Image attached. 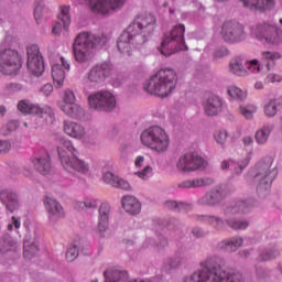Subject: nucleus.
<instances>
[{
    "mask_svg": "<svg viewBox=\"0 0 282 282\" xmlns=\"http://www.w3.org/2000/svg\"><path fill=\"white\" fill-rule=\"evenodd\" d=\"M109 37L105 34H94L91 32H80L74 40L73 54L77 63L85 64L94 61L97 47L107 45Z\"/></svg>",
    "mask_w": 282,
    "mask_h": 282,
    "instance_id": "f257e3e1",
    "label": "nucleus"
},
{
    "mask_svg": "<svg viewBox=\"0 0 282 282\" xmlns=\"http://www.w3.org/2000/svg\"><path fill=\"white\" fill-rule=\"evenodd\" d=\"M177 87V73L171 68L160 69L144 85V90L152 96L166 98L175 91Z\"/></svg>",
    "mask_w": 282,
    "mask_h": 282,
    "instance_id": "f03ea898",
    "label": "nucleus"
},
{
    "mask_svg": "<svg viewBox=\"0 0 282 282\" xmlns=\"http://www.w3.org/2000/svg\"><path fill=\"white\" fill-rule=\"evenodd\" d=\"M184 282H243L241 273L226 272L221 265L197 270L184 279Z\"/></svg>",
    "mask_w": 282,
    "mask_h": 282,
    "instance_id": "7ed1b4c3",
    "label": "nucleus"
},
{
    "mask_svg": "<svg viewBox=\"0 0 282 282\" xmlns=\"http://www.w3.org/2000/svg\"><path fill=\"white\" fill-rule=\"evenodd\" d=\"M57 153L62 163V166L68 173L76 171L77 173H82L83 175H87L89 173V164L85 163V161L77 159L78 151L72 144V141L62 139L59 144L57 145Z\"/></svg>",
    "mask_w": 282,
    "mask_h": 282,
    "instance_id": "20e7f679",
    "label": "nucleus"
},
{
    "mask_svg": "<svg viewBox=\"0 0 282 282\" xmlns=\"http://www.w3.org/2000/svg\"><path fill=\"white\" fill-rule=\"evenodd\" d=\"M143 147L155 151V153H165L171 144V138L166 130L160 126H153L145 129L140 135Z\"/></svg>",
    "mask_w": 282,
    "mask_h": 282,
    "instance_id": "39448f33",
    "label": "nucleus"
},
{
    "mask_svg": "<svg viewBox=\"0 0 282 282\" xmlns=\"http://www.w3.org/2000/svg\"><path fill=\"white\" fill-rule=\"evenodd\" d=\"M186 32V28L184 24H177L172 28V30L164 34L161 46L159 47L161 54L163 56H172V54H176V52H186L188 46H186V42H184V33Z\"/></svg>",
    "mask_w": 282,
    "mask_h": 282,
    "instance_id": "423d86ee",
    "label": "nucleus"
},
{
    "mask_svg": "<svg viewBox=\"0 0 282 282\" xmlns=\"http://www.w3.org/2000/svg\"><path fill=\"white\" fill-rule=\"evenodd\" d=\"M272 158L267 156L264 160L256 164V174L253 182L257 184V193L263 195L268 193L272 186V182L276 178V170L272 169Z\"/></svg>",
    "mask_w": 282,
    "mask_h": 282,
    "instance_id": "0eeeda50",
    "label": "nucleus"
},
{
    "mask_svg": "<svg viewBox=\"0 0 282 282\" xmlns=\"http://www.w3.org/2000/svg\"><path fill=\"white\" fill-rule=\"evenodd\" d=\"M23 67V61L19 52L7 48L0 53V72L7 76H17Z\"/></svg>",
    "mask_w": 282,
    "mask_h": 282,
    "instance_id": "6e6552de",
    "label": "nucleus"
},
{
    "mask_svg": "<svg viewBox=\"0 0 282 282\" xmlns=\"http://www.w3.org/2000/svg\"><path fill=\"white\" fill-rule=\"evenodd\" d=\"M155 25H158V20L155 15L151 13H142L134 19V21L128 26L130 32H133L137 36H151L155 31Z\"/></svg>",
    "mask_w": 282,
    "mask_h": 282,
    "instance_id": "1a4fd4ad",
    "label": "nucleus"
},
{
    "mask_svg": "<svg viewBox=\"0 0 282 282\" xmlns=\"http://www.w3.org/2000/svg\"><path fill=\"white\" fill-rule=\"evenodd\" d=\"M88 105L95 111H113L116 95L109 90H99L88 96Z\"/></svg>",
    "mask_w": 282,
    "mask_h": 282,
    "instance_id": "9d476101",
    "label": "nucleus"
},
{
    "mask_svg": "<svg viewBox=\"0 0 282 282\" xmlns=\"http://www.w3.org/2000/svg\"><path fill=\"white\" fill-rule=\"evenodd\" d=\"M144 43H147L144 35H137L133 31H130V29L127 28V30L119 36L117 47L121 54L131 56L133 50L138 48L140 45H144Z\"/></svg>",
    "mask_w": 282,
    "mask_h": 282,
    "instance_id": "9b49d317",
    "label": "nucleus"
},
{
    "mask_svg": "<svg viewBox=\"0 0 282 282\" xmlns=\"http://www.w3.org/2000/svg\"><path fill=\"white\" fill-rule=\"evenodd\" d=\"M248 210H250V205L246 202H238L235 206L227 207L225 209V217L229 228L234 230H246L250 224L247 220H232V217L248 213Z\"/></svg>",
    "mask_w": 282,
    "mask_h": 282,
    "instance_id": "f8f14e48",
    "label": "nucleus"
},
{
    "mask_svg": "<svg viewBox=\"0 0 282 282\" xmlns=\"http://www.w3.org/2000/svg\"><path fill=\"white\" fill-rule=\"evenodd\" d=\"M251 34L258 41H264L265 43H271L272 45H276L281 43V37H279V33L274 24H270L268 22L258 23L251 28Z\"/></svg>",
    "mask_w": 282,
    "mask_h": 282,
    "instance_id": "ddd939ff",
    "label": "nucleus"
},
{
    "mask_svg": "<svg viewBox=\"0 0 282 282\" xmlns=\"http://www.w3.org/2000/svg\"><path fill=\"white\" fill-rule=\"evenodd\" d=\"M206 167V160L195 152H187L178 158L176 169L181 173H193Z\"/></svg>",
    "mask_w": 282,
    "mask_h": 282,
    "instance_id": "4468645a",
    "label": "nucleus"
},
{
    "mask_svg": "<svg viewBox=\"0 0 282 282\" xmlns=\"http://www.w3.org/2000/svg\"><path fill=\"white\" fill-rule=\"evenodd\" d=\"M28 54V69L34 76H43L45 72V62L43 61V55H41V50L39 45L32 44L26 48Z\"/></svg>",
    "mask_w": 282,
    "mask_h": 282,
    "instance_id": "2eb2a0df",
    "label": "nucleus"
},
{
    "mask_svg": "<svg viewBox=\"0 0 282 282\" xmlns=\"http://www.w3.org/2000/svg\"><path fill=\"white\" fill-rule=\"evenodd\" d=\"M220 36L227 43H238V41L246 39V32L243 31V25L239 22L229 21L223 24Z\"/></svg>",
    "mask_w": 282,
    "mask_h": 282,
    "instance_id": "dca6fc26",
    "label": "nucleus"
},
{
    "mask_svg": "<svg viewBox=\"0 0 282 282\" xmlns=\"http://www.w3.org/2000/svg\"><path fill=\"white\" fill-rule=\"evenodd\" d=\"M95 14H109L113 10H120L127 0H86Z\"/></svg>",
    "mask_w": 282,
    "mask_h": 282,
    "instance_id": "f3484780",
    "label": "nucleus"
},
{
    "mask_svg": "<svg viewBox=\"0 0 282 282\" xmlns=\"http://www.w3.org/2000/svg\"><path fill=\"white\" fill-rule=\"evenodd\" d=\"M111 76V64L104 62L90 68L87 74V80L91 85H102Z\"/></svg>",
    "mask_w": 282,
    "mask_h": 282,
    "instance_id": "a211bd4d",
    "label": "nucleus"
},
{
    "mask_svg": "<svg viewBox=\"0 0 282 282\" xmlns=\"http://www.w3.org/2000/svg\"><path fill=\"white\" fill-rule=\"evenodd\" d=\"M18 109L24 116L35 115V116H50V118H54V110L50 106H45L41 108L39 105H34L30 102L28 99L20 100L18 104Z\"/></svg>",
    "mask_w": 282,
    "mask_h": 282,
    "instance_id": "6ab92c4d",
    "label": "nucleus"
},
{
    "mask_svg": "<svg viewBox=\"0 0 282 282\" xmlns=\"http://www.w3.org/2000/svg\"><path fill=\"white\" fill-rule=\"evenodd\" d=\"M203 109L206 116H219V113H221V109H224V101L220 96L207 94L203 99Z\"/></svg>",
    "mask_w": 282,
    "mask_h": 282,
    "instance_id": "aec40b11",
    "label": "nucleus"
},
{
    "mask_svg": "<svg viewBox=\"0 0 282 282\" xmlns=\"http://www.w3.org/2000/svg\"><path fill=\"white\" fill-rule=\"evenodd\" d=\"M31 162L35 171L41 173V175H50L52 172V160L50 159V154L47 152L35 154Z\"/></svg>",
    "mask_w": 282,
    "mask_h": 282,
    "instance_id": "412c9836",
    "label": "nucleus"
},
{
    "mask_svg": "<svg viewBox=\"0 0 282 282\" xmlns=\"http://www.w3.org/2000/svg\"><path fill=\"white\" fill-rule=\"evenodd\" d=\"M109 215H111V206L108 203H102L99 207L97 230L99 235H105L109 228Z\"/></svg>",
    "mask_w": 282,
    "mask_h": 282,
    "instance_id": "4be33fe9",
    "label": "nucleus"
},
{
    "mask_svg": "<svg viewBox=\"0 0 282 282\" xmlns=\"http://www.w3.org/2000/svg\"><path fill=\"white\" fill-rule=\"evenodd\" d=\"M44 206L46 208L50 219H61V217H64L65 215L61 203L50 196L45 197Z\"/></svg>",
    "mask_w": 282,
    "mask_h": 282,
    "instance_id": "5701e85b",
    "label": "nucleus"
},
{
    "mask_svg": "<svg viewBox=\"0 0 282 282\" xmlns=\"http://www.w3.org/2000/svg\"><path fill=\"white\" fill-rule=\"evenodd\" d=\"M0 199L6 205V208L9 213H14V210H19V196L17 193L8 189H2L0 192Z\"/></svg>",
    "mask_w": 282,
    "mask_h": 282,
    "instance_id": "b1692460",
    "label": "nucleus"
},
{
    "mask_svg": "<svg viewBox=\"0 0 282 282\" xmlns=\"http://www.w3.org/2000/svg\"><path fill=\"white\" fill-rule=\"evenodd\" d=\"M63 131L66 133V135H69V138H75L76 140H80L85 138V127L78 122L74 121H64L63 123Z\"/></svg>",
    "mask_w": 282,
    "mask_h": 282,
    "instance_id": "393cba45",
    "label": "nucleus"
},
{
    "mask_svg": "<svg viewBox=\"0 0 282 282\" xmlns=\"http://www.w3.org/2000/svg\"><path fill=\"white\" fill-rule=\"evenodd\" d=\"M224 199L221 187L217 186L214 189L207 192L198 202L200 206H217Z\"/></svg>",
    "mask_w": 282,
    "mask_h": 282,
    "instance_id": "a878e982",
    "label": "nucleus"
},
{
    "mask_svg": "<svg viewBox=\"0 0 282 282\" xmlns=\"http://www.w3.org/2000/svg\"><path fill=\"white\" fill-rule=\"evenodd\" d=\"M250 164V158H245L240 163H237L232 160H223L220 163V169L223 171H228V169L234 173L235 175H241L243 172V169Z\"/></svg>",
    "mask_w": 282,
    "mask_h": 282,
    "instance_id": "bb28decb",
    "label": "nucleus"
},
{
    "mask_svg": "<svg viewBox=\"0 0 282 282\" xmlns=\"http://www.w3.org/2000/svg\"><path fill=\"white\" fill-rule=\"evenodd\" d=\"M121 204L122 208L126 213H129V215H140V212L142 210V204L140 200L131 195L123 196Z\"/></svg>",
    "mask_w": 282,
    "mask_h": 282,
    "instance_id": "cd10ccee",
    "label": "nucleus"
},
{
    "mask_svg": "<svg viewBox=\"0 0 282 282\" xmlns=\"http://www.w3.org/2000/svg\"><path fill=\"white\" fill-rule=\"evenodd\" d=\"M215 184V178L213 177H202L186 180L177 184L178 188H200L202 186H213Z\"/></svg>",
    "mask_w": 282,
    "mask_h": 282,
    "instance_id": "c85d7f7f",
    "label": "nucleus"
},
{
    "mask_svg": "<svg viewBox=\"0 0 282 282\" xmlns=\"http://www.w3.org/2000/svg\"><path fill=\"white\" fill-rule=\"evenodd\" d=\"M243 3L245 8H249V10H259L263 12L265 10H271L274 8V0H240Z\"/></svg>",
    "mask_w": 282,
    "mask_h": 282,
    "instance_id": "c756f323",
    "label": "nucleus"
},
{
    "mask_svg": "<svg viewBox=\"0 0 282 282\" xmlns=\"http://www.w3.org/2000/svg\"><path fill=\"white\" fill-rule=\"evenodd\" d=\"M59 109H62V111L68 116V118H74V119H78V118H83V116L85 115V110L83 109V107H80L78 104H68V105H59Z\"/></svg>",
    "mask_w": 282,
    "mask_h": 282,
    "instance_id": "7c9ffc66",
    "label": "nucleus"
},
{
    "mask_svg": "<svg viewBox=\"0 0 282 282\" xmlns=\"http://www.w3.org/2000/svg\"><path fill=\"white\" fill-rule=\"evenodd\" d=\"M243 246V238H232L230 240H223L219 243L220 250H226V252H237L239 248Z\"/></svg>",
    "mask_w": 282,
    "mask_h": 282,
    "instance_id": "2f4dec72",
    "label": "nucleus"
},
{
    "mask_svg": "<svg viewBox=\"0 0 282 282\" xmlns=\"http://www.w3.org/2000/svg\"><path fill=\"white\" fill-rule=\"evenodd\" d=\"M196 219L197 221H204V224L212 226V228H215L216 230H221L225 226L224 220L217 216L200 215L197 216Z\"/></svg>",
    "mask_w": 282,
    "mask_h": 282,
    "instance_id": "473e14b6",
    "label": "nucleus"
},
{
    "mask_svg": "<svg viewBox=\"0 0 282 282\" xmlns=\"http://www.w3.org/2000/svg\"><path fill=\"white\" fill-rule=\"evenodd\" d=\"M52 78L55 87H62L65 83V70L61 64L52 65Z\"/></svg>",
    "mask_w": 282,
    "mask_h": 282,
    "instance_id": "72a5a7b5",
    "label": "nucleus"
},
{
    "mask_svg": "<svg viewBox=\"0 0 282 282\" xmlns=\"http://www.w3.org/2000/svg\"><path fill=\"white\" fill-rule=\"evenodd\" d=\"M229 69H230V73L235 74L236 76H248V69L243 67V63L239 57H235L230 61Z\"/></svg>",
    "mask_w": 282,
    "mask_h": 282,
    "instance_id": "f704fd0d",
    "label": "nucleus"
},
{
    "mask_svg": "<svg viewBox=\"0 0 282 282\" xmlns=\"http://www.w3.org/2000/svg\"><path fill=\"white\" fill-rule=\"evenodd\" d=\"M281 58V54L276 52H262L261 63L267 66V69H272L274 67V63Z\"/></svg>",
    "mask_w": 282,
    "mask_h": 282,
    "instance_id": "c9c22d12",
    "label": "nucleus"
},
{
    "mask_svg": "<svg viewBox=\"0 0 282 282\" xmlns=\"http://www.w3.org/2000/svg\"><path fill=\"white\" fill-rule=\"evenodd\" d=\"M69 6H62L59 8L58 21H62L64 30H67L72 24V14L69 13Z\"/></svg>",
    "mask_w": 282,
    "mask_h": 282,
    "instance_id": "e433bc0d",
    "label": "nucleus"
},
{
    "mask_svg": "<svg viewBox=\"0 0 282 282\" xmlns=\"http://www.w3.org/2000/svg\"><path fill=\"white\" fill-rule=\"evenodd\" d=\"M280 102L278 99H271L268 104L264 105L263 107V111H264V116H267V118H274V116L276 115V112L279 111V107H280Z\"/></svg>",
    "mask_w": 282,
    "mask_h": 282,
    "instance_id": "4c0bfd02",
    "label": "nucleus"
},
{
    "mask_svg": "<svg viewBox=\"0 0 282 282\" xmlns=\"http://www.w3.org/2000/svg\"><path fill=\"white\" fill-rule=\"evenodd\" d=\"M272 131V127L264 126L260 130L256 132V141L258 144H265L268 142V139L270 138V133Z\"/></svg>",
    "mask_w": 282,
    "mask_h": 282,
    "instance_id": "58836bf2",
    "label": "nucleus"
},
{
    "mask_svg": "<svg viewBox=\"0 0 282 282\" xmlns=\"http://www.w3.org/2000/svg\"><path fill=\"white\" fill-rule=\"evenodd\" d=\"M279 254H281L279 249H276V247H273L261 252L257 259L258 261H272V259H276Z\"/></svg>",
    "mask_w": 282,
    "mask_h": 282,
    "instance_id": "ea45409f",
    "label": "nucleus"
},
{
    "mask_svg": "<svg viewBox=\"0 0 282 282\" xmlns=\"http://www.w3.org/2000/svg\"><path fill=\"white\" fill-rule=\"evenodd\" d=\"M46 12L47 9L45 8V0H35L34 19L36 23H39L41 19L45 17Z\"/></svg>",
    "mask_w": 282,
    "mask_h": 282,
    "instance_id": "a19ab883",
    "label": "nucleus"
},
{
    "mask_svg": "<svg viewBox=\"0 0 282 282\" xmlns=\"http://www.w3.org/2000/svg\"><path fill=\"white\" fill-rule=\"evenodd\" d=\"M227 94L230 96V98H234L235 100H246L247 94L245 90H241V88L237 86H229Z\"/></svg>",
    "mask_w": 282,
    "mask_h": 282,
    "instance_id": "79ce46f5",
    "label": "nucleus"
},
{
    "mask_svg": "<svg viewBox=\"0 0 282 282\" xmlns=\"http://www.w3.org/2000/svg\"><path fill=\"white\" fill-rule=\"evenodd\" d=\"M239 111L243 116V118H246V120H252L254 118V113H257V106H240Z\"/></svg>",
    "mask_w": 282,
    "mask_h": 282,
    "instance_id": "37998d69",
    "label": "nucleus"
},
{
    "mask_svg": "<svg viewBox=\"0 0 282 282\" xmlns=\"http://www.w3.org/2000/svg\"><path fill=\"white\" fill-rule=\"evenodd\" d=\"M39 253V247L35 243L30 245V241H24V259H32Z\"/></svg>",
    "mask_w": 282,
    "mask_h": 282,
    "instance_id": "c03bdc74",
    "label": "nucleus"
},
{
    "mask_svg": "<svg viewBox=\"0 0 282 282\" xmlns=\"http://www.w3.org/2000/svg\"><path fill=\"white\" fill-rule=\"evenodd\" d=\"M182 261H184V256L182 253H176L175 256L167 258L164 262L165 268H177L182 265Z\"/></svg>",
    "mask_w": 282,
    "mask_h": 282,
    "instance_id": "a18cd8bd",
    "label": "nucleus"
},
{
    "mask_svg": "<svg viewBox=\"0 0 282 282\" xmlns=\"http://www.w3.org/2000/svg\"><path fill=\"white\" fill-rule=\"evenodd\" d=\"M97 207H98L97 199L86 198L84 202L75 203L76 210H83L84 208H97Z\"/></svg>",
    "mask_w": 282,
    "mask_h": 282,
    "instance_id": "49530a36",
    "label": "nucleus"
},
{
    "mask_svg": "<svg viewBox=\"0 0 282 282\" xmlns=\"http://www.w3.org/2000/svg\"><path fill=\"white\" fill-rule=\"evenodd\" d=\"M189 205L184 204V203H177L175 200H167L165 202V208H169L170 210H176V212H182L186 208H188Z\"/></svg>",
    "mask_w": 282,
    "mask_h": 282,
    "instance_id": "de8ad7c7",
    "label": "nucleus"
},
{
    "mask_svg": "<svg viewBox=\"0 0 282 282\" xmlns=\"http://www.w3.org/2000/svg\"><path fill=\"white\" fill-rule=\"evenodd\" d=\"M134 175H137V177H140V180H149V177L153 176V167L147 165L143 167V170L134 172Z\"/></svg>",
    "mask_w": 282,
    "mask_h": 282,
    "instance_id": "09e8293b",
    "label": "nucleus"
},
{
    "mask_svg": "<svg viewBox=\"0 0 282 282\" xmlns=\"http://www.w3.org/2000/svg\"><path fill=\"white\" fill-rule=\"evenodd\" d=\"M246 68L251 74H259L261 72V64H259V59H251L246 63Z\"/></svg>",
    "mask_w": 282,
    "mask_h": 282,
    "instance_id": "8fccbe9b",
    "label": "nucleus"
},
{
    "mask_svg": "<svg viewBox=\"0 0 282 282\" xmlns=\"http://www.w3.org/2000/svg\"><path fill=\"white\" fill-rule=\"evenodd\" d=\"M76 102V95L74 91L66 89L64 91L63 101L59 105H74Z\"/></svg>",
    "mask_w": 282,
    "mask_h": 282,
    "instance_id": "3c124183",
    "label": "nucleus"
},
{
    "mask_svg": "<svg viewBox=\"0 0 282 282\" xmlns=\"http://www.w3.org/2000/svg\"><path fill=\"white\" fill-rule=\"evenodd\" d=\"M214 139L218 144H226V140H228V131L226 130H217L214 133Z\"/></svg>",
    "mask_w": 282,
    "mask_h": 282,
    "instance_id": "603ef678",
    "label": "nucleus"
},
{
    "mask_svg": "<svg viewBox=\"0 0 282 282\" xmlns=\"http://www.w3.org/2000/svg\"><path fill=\"white\" fill-rule=\"evenodd\" d=\"M78 259V247L77 246H70L66 250V261H76Z\"/></svg>",
    "mask_w": 282,
    "mask_h": 282,
    "instance_id": "864d4df0",
    "label": "nucleus"
},
{
    "mask_svg": "<svg viewBox=\"0 0 282 282\" xmlns=\"http://www.w3.org/2000/svg\"><path fill=\"white\" fill-rule=\"evenodd\" d=\"M112 186L115 188H121L122 191H131V184L119 176H117Z\"/></svg>",
    "mask_w": 282,
    "mask_h": 282,
    "instance_id": "5fc2aeb1",
    "label": "nucleus"
},
{
    "mask_svg": "<svg viewBox=\"0 0 282 282\" xmlns=\"http://www.w3.org/2000/svg\"><path fill=\"white\" fill-rule=\"evenodd\" d=\"M23 90V85L19 83H10L7 84L4 87V91L7 94H17V91H22Z\"/></svg>",
    "mask_w": 282,
    "mask_h": 282,
    "instance_id": "6e6d98bb",
    "label": "nucleus"
},
{
    "mask_svg": "<svg viewBox=\"0 0 282 282\" xmlns=\"http://www.w3.org/2000/svg\"><path fill=\"white\" fill-rule=\"evenodd\" d=\"M21 228V218H18L15 216L11 217V223L7 226V229L12 232V230H19Z\"/></svg>",
    "mask_w": 282,
    "mask_h": 282,
    "instance_id": "4d7b16f0",
    "label": "nucleus"
},
{
    "mask_svg": "<svg viewBox=\"0 0 282 282\" xmlns=\"http://www.w3.org/2000/svg\"><path fill=\"white\" fill-rule=\"evenodd\" d=\"M116 180H118V176L113 175L111 172H106L104 174V182H106V184H110V186L116 184Z\"/></svg>",
    "mask_w": 282,
    "mask_h": 282,
    "instance_id": "13d9d810",
    "label": "nucleus"
},
{
    "mask_svg": "<svg viewBox=\"0 0 282 282\" xmlns=\"http://www.w3.org/2000/svg\"><path fill=\"white\" fill-rule=\"evenodd\" d=\"M6 129L8 132H4V135H8V133H12V131H17V129H19V121L17 120L9 121L6 126Z\"/></svg>",
    "mask_w": 282,
    "mask_h": 282,
    "instance_id": "bf43d9fd",
    "label": "nucleus"
},
{
    "mask_svg": "<svg viewBox=\"0 0 282 282\" xmlns=\"http://www.w3.org/2000/svg\"><path fill=\"white\" fill-rule=\"evenodd\" d=\"M41 94H43V96H51L52 91H54V86H52V84H45L41 89H40Z\"/></svg>",
    "mask_w": 282,
    "mask_h": 282,
    "instance_id": "052dcab7",
    "label": "nucleus"
},
{
    "mask_svg": "<svg viewBox=\"0 0 282 282\" xmlns=\"http://www.w3.org/2000/svg\"><path fill=\"white\" fill-rule=\"evenodd\" d=\"M282 78L281 75L278 74H269L265 78V83H281Z\"/></svg>",
    "mask_w": 282,
    "mask_h": 282,
    "instance_id": "680f3d73",
    "label": "nucleus"
},
{
    "mask_svg": "<svg viewBox=\"0 0 282 282\" xmlns=\"http://www.w3.org/2000/svg\"><path fill=\"white\" fill-rule=\"evenodd\" d=\"M12 149V144L9 141L0 140V153H8Z\"/></svg>",
    "mask_w": 282,
    "mask_h": 282,
    "instance_id": "e2e57ef3",
    "label": "nucleus"
},
{
    "mask_svg": "<svg viewBox=\"0 0 282 282\" xmlns=\"http://www.w3.org/2000/svg\"><path fill=\"white\" fill-rule=\"evenodd\" d=\"M61 32H63V24H61V22H56V23L53 25L52 34H53L54 36H61Z\"/></svg>",
    "mask_w": 282,
    "mask_h": 282,
    "instance_id": "0e129e2a",
    "label": "nucleus"
},
{
    "mask_svg": "<svg viewBox=\"0 0 282 282\" xmlns=\"http://www.w3.org/2000/svg\"><path fill=\"white\" fill-rule=\"evenodd\" d=\"M228 48L226 47H220L215 52V57L216 58H224V56H228Z\"/></svg>",
    "mask_w": 282,
    "mask_h": 282,
    "instance_id": "69168bd1",
    "label": "nucleus"
},
{
    "mask_svg": "<svg viewBox=\"0 0 282 282\" xmlns=\"http://www.w3.org/2000/svg\"><path fill=\"white\" fill-rule=\"evenodd\" d=\"M192 234L197 238V239H199V238H202V237H204V230H202V228H199V227H195L193 230H192Z\"/></svg>",
    "mask_w": 282,
    "mask_h": 282,
    "instance_id": "338daca9",
    "label": "nucleus"
},
{
    "mask_svg": "<svg viewBox=\"0 0 282 282\" xmlns=\"http://www.w3.org/2000/svg\"><path fill=\"white\" fill-rule=\"evenodd\" d=\"M59 65H61V67H64V69H67V70H69V67H70V65H69V59H67L66 57H61L59 58Z\"/></svg>",
    "mask_w": 282,
    "mask_h": 282,
    "instance_id": "774afa93",
    "label": "nucleus"
}]
</instances>
